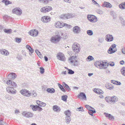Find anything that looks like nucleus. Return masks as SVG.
Returning <instances> with one entry per match:
<instances>
[{"label":"nucleus","instance_id":"60","mask_svg":"<svg viewBox=\"0 0 125 125\" xmlns=\"http://www.w3.org/2000/svg\"><path fill=\"white\" fill-rule=\"evenodd\" d=\"M114 38L112 35H110V41H112L113 40Z\"/></svg>","mask_w":125,"mask_h":125},{"label":"nucleus","instance_id":"14","mask_svg":"<svg viewBox=\"0 0 125 125\" xmlns=\"http://www.w3.org/2000/svg\"><path fill=\"white\" fill-rule=\"evenodd\" d=\"M38 33L37 30H32L30 32H28V33L31 36H37Z\"/></svg>","mask_w":125,"mask_h":125},{"label":"nucleus","instance_id":"22","mask_svg":"<svg viewBox=\"0 0 125 125\" xmlns=\"http://www.w3.org/2000/svg\"><path fill=\"white\" fill-rule=\"evenodd\" d=\"M74 17L72 14H67L64 15L63 16V18H65L67 19H69Z\"/></svg>","mask_w":125,"mask_h":125},{"label":"nucleus","instance_id":"29","mask_svg":"<svg viewBox=\"0 0 125 125\" xmlns=\"http://www.w3.org/2000/svg\"><path fill=\"white\" fill-rule=\"evenodd\" d=\"M102 6L103 7L109 8V3L105 1L104 2Z\"/></svg>","mask_w":125,"mask_h":125},{"label":"nucleus","instance_id":"52","mask_svg":"<svg viewBox=\"0 0 125 125\" xmlns=\"http://www.w3.org/2000/svg\"><path fill=\"white\" fill-rule=\"evenodd\" d=\"M67 35H66V33H63V34H62V37H63V38H62L63 39H66V37Z\"/></svg>","mask_w":125,"mask_h":125},{"label":"nucleus","instance_id":"43","mask_svg":"<svg viewBox=\"0 0 125 125\" xmlns=\"http://www.w3.org/2000/svg\"><path fill=\"white\" fill-rule=\"evenodd\" d=\"M76 110L77 111H81L82 112H83L84 111V110L83 109V107H80L78 108H77Z\"/></svg>","mask_w":125,"mask_h":125},{"label":"nucleus","instance_id":"10","mask_svg":"<svg viewBox=\"0 0 125 125\" xmlns=\"http://www.w3.org/2000/svg\"><path fill=\"white\" fill-rule=\"evenodd\" d=\"M7 91L9 93L15 94L16 93V91L12 86L7 87L6 88Z\"/></svg>","mask_w":125,"mask_h":125},{"label":"nucleus","instance_id":"55","mask_svg":"<svg viewBox=\"0 0 125 125\" xmlns=\"http://www.w3.org/2000/svg\"><path fill=\"white\" fill-rule=\"evenodd\" d=\"M116 45L115 44H113L112 45L111 47H110L111 48H112L113 49H116L115 47H116Z\"/></svg>","mask_w":125,"mask_h":125},{"label":"nucleus","instance_id":"56","mask_svg":"<svg viewBox=\"0 0 125 125\" xmlns=\"http://www.w3.org/2000/svg\"><path fill=\"white\" fill-rule=\"evenodd\" d=\"M42 104H40V107H44V106H45L46 105V104L45 103H43V102H42Z\"/></svg>","mask_w":125,"mask_h":125},{"label":"nucleus","instance_id":"11","mask_svg":"<svg viewBox=\"0 0 125 125\" xmlns=\"http://www.w3.org/2000/svg\"><path fill=\"white\" fill-rule=\"evenodd\" d=\"M12 11L14 13L18 15H20L22 13L21 10L20 8H16L13 9Z\"/></svg>","mask_w":125,"mask_h":125},{"label":"nucleus","instance_id":"27","mask_svg":"<svg viewBox=\"0 0 125 125\" xmlns=\"http://www.w3.org/2000/svg\"><path fill=\"white\" fill-rule=\"evenodd\" d=\"M30 107L32 108L33 111H36L37 110V107H38V106L37 105H31Z\"/></svg>","mask_w":125,"mask_h":125},{"label":"nucleus","instance_id":"51","mask_svg":"<svg viewBox=\"0 0 125 125\" xmlns=\"http://www.w3.org/2000/svg\"><path fill=\"white\" fill-rule=\"evenodd\" d=\"M106 40L108 42H109V34H107L106 35Z\"/></svg>","mask_w":125,"mask_h":125},{"label":"nucleus","instance_id":"30","mask_svg":"<svg viewBox=\"0 0 125 125\" xmlns=\"http://www.w3.org/2000/svg\"><path fill=\"white\" fill-rule=\"evenodd\" d=\"M50 0H38V1L40 2L43 3L44 4H46L48 3L49 1Z\"/></svg>","mask_w":125,"mask_h":125},{"label":"nucleus","instance_id":"53","mask_svg":"<svg viewBox=\"0 0 125 125\" xmlns=\"http://www.w3.org/2000/svg\"><path fill=\"white\" fill-rule=\"evenodd\" d=\"M37 94L36 93V92L33 91L32 92V96L33 97H34L37 96Z\"/></svg>","mask_w":125,"mask_h":125},{"label":"nucleus","instance_id":"7","mask_svg":"<svg viewBox=\"0 0 125 125\" xmlns=\"http://www.w3.org/2000/svg\"><path fill=\"white\" fill-rule=\"evenodd\" d=\"M22 114L24 116L27 118L31 117L33 115V113L27 111L23 112Z\"/></svg>","mask_w":125,"mask_h":125},{"label":"nucleus","instance_id":"19","mask_svg":"<svg viewBox=\"0 0 125 125\" xmlns=\"http://www.w3.org/2000/svg\"><path fill=\"white\" fill-rule=\"evenodd\" d=\"M118 100V98L116 96H113L111 98V99H110V102H111L113 103H115L117 102Z\"/></svg>","mask_w":125,"mask_h":125},{"label":"nucleus","instance_id":"40","mask_svg":"<svg viewBox=\"0 0 125 125\" xmlns=\"http://www.w3.org/2000/svg\"><path fill=\"white\" fill-rule=\"evenodd\" d=\"M64 113L66 115V116H70L71 115L70 112L69 110L65 112Z\"/></svg>","mask_w":125,"mask_h":125},{"label":"nucleus","instance_id":"62","mask_svg":"<svg viewBox=\"0 0 125 125\" xmlns=\"http://www.w3.org/2000/svg\"><path fill=\"white\" fill-rule=\"evenodd\" d=\"M109 97H106L105 98V100H106V101L108 103H109Z\"/></svg>","mask_w":125,"mask_h":125},{"label":"nucleus","instance_id":"50","mask_svg":"<svg viewBox=\"0 0 125 125\" xmlns=\"http://www.w3.org/2000/svg\"><path fill=\"white\" fill-rule=\"evenodd\" d=\"M5 98L8 100H10L11 99V97L9 95H6L5 96Z\"/></svg>","mask_w":125,"mask_h":125},{"label":"nucleus","instance_id":"3","mask_svg":"<svg viewBox=\"0 0 125 125\" xmlns=\"http://www.w3.org/2000/svg\"><path fill=\"white\" fill-rule=\"evenodd\" d=\"M76 57H74L73 56L71 57L69 59V62L73 63L74 66H77L78 65L77 61L76 60Z\"/></svg>","mask_w":125,"mask_h":125},{"label":"nucleus","instance_id":"2","mask_svg":"<svg viewBox=\"0 0 125 125\" xmlns=\"http://www.w3.org/2000/svg\"><path fill=\"white\" fill-rule=\"evenodd\" d=\"M55 25L56 27L58 28H62L64 26L68 27L69 26L68 24L64 23L62 21H58L56 22Z\"/></svg>","mask_w":125,"mask_h":125},{"label":"nucleus","instance_id":"6","mask_svg":"<svg viewBox=\"0 0 125 125\" xmlns=\"http://www.w3.org/2000/svg\"><path fill=\"white\" fill-rule=\"evenodd\" d=\"M52 8L49 6H46L44 7L41 9V11L43 13H47L52 10Z\"/></svg>","mask_w":125,"mask_h":125},{"label":"nucleus","instance_id":"46","mask_svg":"<svg viewBox=\"0 0 125 125\" xmlns=\"http://www.w3.org/2000/svg\"><path fill=\"white\" fill-rule=\"evenodd\" d=\"M21 38H16V42L18 43L21 42Z\"/></svg>","mask_w":125,"mask_h":125},{"label":"nucleus","instance_id":"18","mask_svg":"<svg viewBox=\"0 0 125 125\" xmlns=\"http://www.w3.org/2000/svg\"><path fill=\"white\" fill-rule=\"evenodd\" d=\"M52 109L54 111L57 112H59L61 110L60 107L56 105L53 106Z\"/></svg>","mask_w":125,"mask_h":125},{"label":"nucleus","instance_id":"42","mask_svg":"<svg viewBox=\"0 0 125 125\" xmlns=\"http://www.w3.org/2000/svg\"><path fill=\"white\" fill-rule=\"evenodd\" d=\"M85 107L89 111V110H90V109H94V108L91 107V106H90L87 105H85Z\"/></svg>","mask_w":125,"mask_h":125},{"label":"nucleus","instance_id":"15","mask_svg":"<svg viewBox=\"0 0 125 125\" xmlns=\"http://www.w3.org/2000/svg\"><path fill=\"white\" fill-rule=\"evenodd\" d=\"M60 40L59 37H58L57 36H55L54 37H52L51 39V42L54 43L59 42Z\"/></svg>","mask_w":125,"mask_h":125},{"label":"nucleus","instance_id":"4","mask_svg":"<svg viewBox=\"0 0 125 125\" xmlns=\"http://www.w3.org/2000/svg\"><path fill=\"white\" fill-rule=\"evenodd\" d=\"M20 93L22 94L26 97H29L31 95V93L26 89L21 90L20 91Z\"/></svg>","mask_w":125,"mask_h":125},{"label":"nucleus","instance_id":"36","mask_svg":"<svg viewBox=\"0 0 125 125\" xmlns=\"http://www.w3.org/2000/svg\"><path fill=\"white\" fill-rule=\"evenodd\" d=\"M121 72L122 74L125 76V67H123L121 70Z\"/></svg>","mask_w":125,"mask_h":125},{"label":"nucleus","instance_id":"47","mask_svg":"<svg viewBox=\"0 0 125 125\" xmlns=\"http://www.w3.org/2000/svg\"><path fill=\"white\" fill-rule=\"evenodd\" d=\"M87 59L90 60L89 61H92L94 59V58L91 56H89L87 57Z\"/></svg>","mask_w":125,"mask_h":125},{"label":"nucleus","instance_id":"35","mask_svg":"<svg viewBox=\"0 0 125 125\" xmlns=\"http://www.w3.org/2000/svg\"><path fill=\"white\" fill-rule=\"evenodd\" d=\"M67 68V69L68 70V74H72L74 73V72L71 69H69L67 67L65 68Z\"/></svg>","mask_w":125,"mask_h":125},{"label":"nucleus","instance_id":"20","mask_svg":"<svg viewBox=\"0 0 125 125\" xmlns=\"http://www.w3.org/2000/svg\"><path fill=\"white\" fill-rule=\"evenodd\" d=\"M0 53L2 54L5 55H7L9 54V53L5 49H2L0 50Z\"/></svg>","mask_w":125,"mask_h":125},{"label":"nucleus","instance_id":"44","mask_svg":"<svg viewBox=\"0 0 125 125\" xmlns=\"http://www.w3.org/2000/svg\"><path fill=\"white\" fill-rule=\"evenodd\" d=\"M40 73L41 74L43 73L44 72V69L42 67H40Z\"/></svg>","mask_w":125,"mask_h":125},{"label":"nucleus","instance_id":"17","mask_svg":"<svg viewBox=\"0 0 125 125\" xmlns=\"http://www.w3.org/2000/svg\"><path fill=\"white\" fill-rule=\"evenodd\" d=\"M17 77L16 75L14 73H11L9 74L8 76V78L10 79H14Z\"/></svg>","mask_w":125,"mask_h":125},{"label":"nucleus","instance_id":"26","mask_svg":"<svg viewBox=\"0 0 125 125\" xmlns=\"http://www.w3.org/2000/svg\"><path fill=\"white\" fill-rule=\"evenodd\" d=\"M46 91L48 93H53L55 92V90L54 88H47L46 90Z\"/></svg>","mask_w":125,"mask_h":125},{"label":"nucleus","instance_id":"64","mask_svg":"<svg viewBox=\"0 0 125 125\" xmlns=\"http://www.w3.org/2000/svg\"><path fill=\"white\" fill-rule=\"evenodd\" d=\"M122 52L123 53L125 54V48H124L122 49Z\"/></svg>","mask_w":125,"mask_h":125},{"label":"nucleus","instance_id":"49","mask_svg":"<svg viewBox=\"0 0 125 125\" xmlns=\"http://www.w3.org/2000/svg\"><path fill=\"white\" fill-rule=\"evenodd\" d=\"M96 12L100 14H102L103 13V11L101 10L100 9L97 10Z\"/></svg>","mask_w":125,"mask_h":125},{"label":"nucleus","instance_id":"1","mask_svg":"<svg viewBox=\"0 0 125 125\" xmlns=\"http://www.w3.org/2000/svg\"><path fill=\"white\" fill-rule=\"evenodd\" d=\"M108 63L101 61H96L94 63L96 66L100 69H105L108 67Z\"/></svg>","mask_w":125,"mask_h":125},{"label":"nucleus","instance_id":"63","mask_svg":"<svg viewBox=\"0 0 125 125\" xmlns=\"http://www.w3.org/2000/svg\"><path fill=\"white\" fill-rule=\"evenodd\" d=\"M40 102H41V101L39 100H37L36 101L37 104L38 105V106H40Z\"/></svg>","mask_w":125,"mask_h":125},{"label":"nucleus","instance_id":"45","mask_svg":"<svg viewBox=\"0 0 125 125\" xmlns=\"http://www.w3.org/2000/svg\"><path fill=\"white\" fill-rule=\"evenodd\" d=\"M28 50L30 53H29V54L31 55L34 52V49L31 47L30 49H29Z\"/></svg>","mask_w":125,"mask_h":125},{"label":"nucleus","instance_id":"38","mask_svg":"<svg viewBox=\"0 0 125 125\" xmlns=\"http://www.w3.org/2000/svg\"><path fill=\"white\" fill-rule=\"evenodd\" d=\"M86 32L87 34L90 36L93 35V31L91 30H87Z\"/></svg>","mask_w":125,"mask_h":125},{"label":"nucleus","instance_id":"12","mask_svg":"<svg viewBox=\"0 0 125 125\" xmlns=\"http://www.w3.org/2000/svg\"><path fill=\"white\" fill-rule=\"evenodd\" d=\"M57 59L59 60L62 61H64L65 60V57L64 55L62 53L59 52L58 53L57 55Z\"/></svg>","mask_w":125,"mask_h":125},{"label":"nucleus","instance_id":"37","mask_svg":"<svg viewBox=\"0 0 125 125\" xmlns=\"http://www.w3.org/2000/svg\"><path fill=\"white\" fill-rule=\"evenodd\" d=\"M70 116H66L65 119L66 121V123L67 124L69 123L71 120Z\"/></svg>","mask_w":125,"mask_h":125},{"label":"nucleus","instance_id":"39","mask_svg":"<svg viewBox=\"0 0 125 125\" xmlns=\"http://www.w3.org/2000/svg\"><path fill=\"white\" fill-rule=\"evenodd\" d=\"M119 19L121 21V23L123 25H125V21L122 17H119Z\"/></svg>","mask_w":125,"mask_h":125},{"label":"nucleus","instance_id":"5","mask_svg":"<svg viewBox=\"0 0 125 125\" xmlns=\"http://www.w3.org/2000/svg\"><path fill=\"white\" fill-rule=\"evenodd\" d=\"M87 18L88 20L91 22H95L97 21L96 17L94 15H88Z\"/></svg>","mask_w":125,"mask_h":125},{"label":"nucleus","instance_id":"33","mask_svg":"<svg viewBox=\"0 0 125 125\" xmlns=\"http://www.w3.org/2000/svg\"><path fill=\"white\" fill-rule=\"evenodd\" d=\"M117 51L116 49H114L110 47V54L115 53Z\"/></svg>","mask_w":125,"mask_h":125},{"label":"nucleus","instance_id":"32","mask_svg":"<svg viewBox=\"0 0 125 125\" xmlns=\"http://www.w3.org/2000/svg\"><path fill=\"white\" fill-rule=\"evenodd\" d=\"M119 8L121 9H125V2L124 4L122 3L119 5Z\"/></svg>","mask_w":125,"mask_h":125},{"label":"nucleus","instance_id":"13","mask_svg":"<svg viewBox=\"0 0 125 125\" xmlns=\"http://www.w3.org/2000/svg\"><path fill=\"white\" fill-rule=\"evenodd\" d=\"M73 32L75 34H79L81 31V28L78 26L74 27L73 29Z\"/></svg>","mask_w":125,"mask_h":125},{"label":"nucleus","instance_id":"16","mask_svg":"<svg viewBox=\"0 0 125 125\" xmlns=\"http://www.w3.org/2000/svg\"><path fill=\"white\" fill-rule=\"evenodd\" d=\"M6 83L8 84H10L11 86L12 87H16L17 86L16 83L13 81H12L10 80H9L7 81L6 82Z\"/></svg>","mask_w":125,"mask_h":125},{"label":"nucleus","instance_id":"57","mask_svg":"<svg viewBox=\"0 0 125 125\" xmlns=\"http://www.w3.org/2000/svg\"><path fill=\"white\" fill-rule=\"evenodd\" d=\"M114 116L110 114V119H111L112 121H113L114 120Z\"/></svg>","mask_w":125,"mask_h":125},{"label":"nucleus","instance_id":"25","mask_svg":"<svg viewBox=\"0 0 125 125\" xmlns=\"http://www.w3.org/2000/svg\"><path fill=\"white\" fill-rule=\"evenodd\" d=\"M80 97H82V99H83L85 100H86V95L84 93L82 92L80 93V94L78 96V97L79 98Z\"/></svg>","mask_w":125,"mask_h":125},{"label":"nucleus","instance_id":"61","mask_svg":"<svg viewBox=\"0 0 125 125\" xmlns=\"http://www.w3.org/2000/svg\"><path fill=\"white\" fill-rule=\"evenodd\" d=\"M115 65V63L113 62H110V66H113Z\"/></svg>","mask_w":125,"mask_h":125},{"label":"nucleus","instance_id":"21","mask_svg":"<svg viewBox=\"0 0 125 125\" xmlns=\"http://www.w3.org/2000/svg\"><path fill=\"white\" fill-rule=\"evenodd\" d=\"M93 91L95 93L99 94H102L103 93V91L99 89L95 88Z\"/></svg>","mask_w":125,"mask_h":125},{"label":"nucleus","instance_id":"34","mask_svg":"<svg viewBox=\"0 0 125 125\" xmlns=\"http://www.w3.org/2000/svg\"><path fill=\"white\" fill-rule=\"evenodd\" d=\"M67 98V96L66 95H62V99L65 102L66 101Z\"/></svg>","mask_w":125,"mask_h":125},{"label":"nucleus","instance_id":"23","mask_svg":"<svg viewBox=\"0 0 125 125\" xmlns=\"http://www.w3.org/2000/svg\"><path fill=\"white\" fill-rule=\"evenodd\" d=\"M55 34L56 35L55 36H57L58 37H59L60 40L62 38H63V37H62L63 32L61 31H57L56 32Z\"/></svg>","mask_w":125,"mask_h":125},{"label":"nucleus","instance_id":"54","mask_svg":"<svg viewBox=\"0 0 125 125\" xmlns=\"http://www.w3.org/2000/svg\"><path fill=\"white\" fill-rule=\"evenodd\" d=\"M115 84L117 85H121V83L120 82H119L118 81H115Z\"/></svg>","mask_w":125,"mask_h":125},{"label":"nucleus","instance_id":"48","mask_svg":"<svg viewBox=\"0 0 125 125\" xmlns=\"http://www.w3.org/2000/svg\"><path fill=\"white\" fill-rule=\"evenodd\" d=\"M92 1L93 3V4L97 6H100L99 4L94 0H92Z\"/></svg>","mask_w":125,"mask_h":125},{"label":"nucleus","instance_id":"8","mask_svg":"<svg viewBox=\"0 0 125 125\" xmlns=\"http://www.w3.org/2000/svg\"><path fill=\"white\" fill-rule=\"evenodd\" d=\"M72 49L73 51L75 52H78L79 51L80 48L77 45V43H75L72 46Z\"/></svg>","mask_w":125,"mask_h":125},{"label":"nucleus","instance_id":"31","mask_svg":"<svg viewBox=\"0 0 125 125\" xmlns=\"http://www.w3.org/2000/svg\"><path fill=\"white\" fill-rule=\"evenodd\" d=\"M58 85L59 88L62 91L64 92H66L65 90L64 89L62 85L59 83H58Z\"/></svg>","mask_w":125,"mask_h":125},{"label":"nucleus","instance_id":"9","mask_svg":"<svg viewBox=\"0 0 125 125\" xmlns=\"http://www.w3.org/2000/svg\"><path fill=\"white\" fill-rule=\"evenodd\" d=\"M51 18L49 16H44L42 17L41 20L44 22L47 23L50 21Z\"/></svg>","mask_w":125,"mask_h":125},{"label":"nucleus","instance_id":"58","mask_svg":"<svg viewBox=\"0 0 125 125\" xmlns=\"http://www.w3.org/2000/svg\"><path fill=\"white\" fill-rule=\"evenodd\" d=\"M104 41V39L103 38H100L99 40V42L101 43H102Z\"/></svg>","mask_w":125,"mask_h":125},{"label":"nucleus","instance_id":"28","mask_svg":"<svg viewBox=\"0 0 125 125\" xmlns=\"http://www.w3.org/2000/svg\"><path fill=\"white\" fill-rule=\"evenodd\" d=\"M2 2L5 3V5H7L9 4H11L12 3V2L8 0H3Z\"/></svg>","mask_w":125,"mask_h":125},{"label":"nucleus","instance_id":"24","mask_svg":"<svg viewBox=\"0 0 125 125\" xmlns=\"http://www.w3.org/2000/svg\"><path fill=\"white\" fill-rule=\"evenodd\" d=\"M62 85L63 86L67 91H70L71 89L69 86L65 82H62Z\"/></svg>","mask_w":125,"mask_h":125},{"label":"nucleus","instance_id":"59","mask_svg":"<svg viewBox=\"0 0 125 125\" xmlns=\"http://www.w3.org/2000/svg\"><path fill=\"white\" fill-rule=\"evenodd\" d=\"M38 107H37L38 110L40 111H42V108L41 107H40V106L38 105Z\"/></svg>","mask_w":125,"mask_h":125},{"label":"nucleus","instance_id":"41","mask_svg":"<svg viewBox=\"0 0 125 125\" xmlns=\"http://www.w3.org/2000/svg\"><path fill=\"white\" fill-rule=\"evenodd\" d=\"M12 30L11 29H5L4 30V31L7 33H10L11 32Z\"/></svg>","mask_w":125,"mask_h":125}]
</instances>
